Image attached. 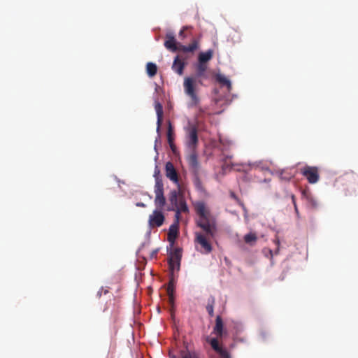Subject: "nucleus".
<instances>
[{
  "mask_svg": "<svg viewBox=\"0 0 358 358\" xmlns=\"http://www.w3.org/2000/svg\"><path fill=\"white\" fill-rule=\"evenodd\" d=\"M177 208L176 211V215L180 213V212H187L188 211V207L184 201H180L179 203H178L177 207H174V209Z\"/></svg>",
  "mask_w": 358,
  "mask_h": 358,
  "instance_id": "nucleus-26",
  "label": "nucleus"
},
{
  "mask_svg": "<svg viewBox=\"0 0 358 358\" xmlns=\"http://www.w3.org/2000/svg\"><path fill=\"white\" fill-rule=\"evenodd\" d=\"M165 217L161 209H155L152 213L149 215L148 224L150 228L160 227L163 225Z\"/></svg>",
  "mask_w": 358,
  "mask_h": 358,
  "instance_id": "nucleus-7",
  "label": "nucleus"
},
{
  "mask_svg": "<svg viewBox=\"0 0 358 358\" xmlns=\"http://www.w3.org/2000/svg\"><path fill=\"white\" fill-rule=\"evenodd\" d=\"M155 109L157 116V132L158 133V137L157 138V139L155 141L157 142L158 141V139L159 138V133H160V129H161V125H162V120H163L164 112H163V106L159 102L155 103Z\"/></svg>",
  "mask_w": 358,
  "mask_h": 358,
  "instance_id": "nucleus-11",
  "label": "nucleus"
},
{
  "mask_svg": "<svg viewBox=\"0 0 358 358\" xmlns=\"http://www.w3.org/2000/svg\"><path fill=\"white\" fill-rule=\"evenodd\" d=\"M191 154L187 157V163L189 169L194 172L197 173L199 169V164L198 162V157L195 150H191Z\"/></svg>",
  "mask_w": 358,
  "mask_h": 358,
  "instance_id": "nucleus-12",
  "label": "nucleus"
},
{
  "mask_svg": "<svg viewBox=\"0 0 358 358\" xmlns=\"http://www.w3.org/2000/svg\"><path fill=\"white\" fill-rule=\"evenodd\" d=\"M318 180H319V174L317 172V169L316 167H315V183H316Z\"/></svg>",
  "mask_w": 358,
  "mask_h": 358,
  "instance_id": "nucleus-30",
  "label": "nucleus"
},
{
  "mask_svg": "<svg viewBox=\"0 0 358 358\" xmlns=\"http://www.w3.org/2000/svg\"><path fill=\"white\" fill-rule=\"evenodd\" d=\"M155 204L157 208L162 209L166 204V199L164 195V185L162 179L157 178L155 185Z\"/></svg>",
  "mask_w": 358,
  "mask_h": 358,
  "instance_id": "nucleus-5",
  "label": "nucleus"
},
{
  "mask_svg": "<svg viewBox=\"0 0 358 358\" xmlns=\"http://www.w3.org/2000/svg\"><path fill=\"white\" fill-rule=\"evenodd\" d=\"M231 196L232 198L235 199H237L236 196L235 195V194H234V192H231Z\"/></svg>",
  "mask_w": 358,
  "mask_h": 358,
  "instance_id": "nucleus-35",
  "label": "nucleus"
},
{
  "mask_svg": "<svg viewBox=\"0 0 358 358\" xmlns=\"http://www.w3.org/2000/svg\"><path fill=\"white\" fill-rule=\"evenodd\" d=\"M169 200L171 203V208H168V210H173L174 207L178 206V192L176 190H172L170 192L169 195Z\"/></svg>",
  "mask_w": 358,
  "mask_h": 358,
  "instance_id": "nucleus-20",
  "label": "nucleus"
},
{
  "mask_svg": "<svg viewBox=\"0 0 358 358\" xmlns=\"http://www.w3.org/2000/svg\"><path fill=\"white\" fill-rule=\"evenodd\" d=\"M292 201H293V203L294 205L295 210H296V213H298V209H297V207H296V203L294 201V196L292 195Z\"/></svg>",
  "mask_w": 358,
  "mask_h": 358,
  "instance_id": "nucleus-32",
  "label": "nucleus"
},
{
  "mask_svg": "<svg viewBox=\"0 0 358 358\" xmlns=\"http://www.w3.org/2000/svg\"><path fill=\"white\" fill-rule=\"evenodd\" d=\"M182 251L180 248H176L169 255V266L171 273H174L175 270L178 271L180 266Z\"/></svg>",
  "mask_w": 358,
  "mask_h": 358,
  "instance_id": "nucleus-6",
  "label": "nucleus"
},
{
  "mask_svg": "<svg viewBox=\"0 0 358 358\" xmlns=\"http://www.w3.org/2000/svg\"><path fill=\"white\" fill-rule=\"evenodd\" d=\"M188 27H184L179 32V36L181 37V38H185V29H187Z\"/></svg>",
  "mask_w": 358,
  "mask_h": 358,
  "instance_id": "nucleus-29",
  "label": "nucleus"
},
{
  "mask_svg": "<svg viewBox=\"0 0 358 358\" xmlns=\"http://www.w3.org/2000/svg\"><path fill=\"white\" fill-rule=\"evenodd\" d=\"M166 176L175 183L178 182V175L171 162H168L165 166Z\"/></svg>",
  "mask_w": 358,
  "mask_h": 358,
  "instance_id": "nucleus-10",
  "label": "nucleus"
},
{
  "mask_svg": "<svg viewBox=\"0 0 358 358\" xmlns=\"http://www.w3.org/2000/svg\"><path fill=\"white\" fill-rule=\"evenodd\" d=\"M165 48L173 52L181 51L183 52H194L199 48V40L194 38L189 45L178 44L176 42L173 33L169 32L166 34V40L164 41Z\"/></svg>",
  "mask_w": 358,
  "mask_h": 358,
  "instance_id": "nucleus-2",
  "label": "nucleus"
},
{
  "mask_svg": "<svg viewBox=\"0 0 358 358\" xmlns=\"http://www.w3.org/2000/svg\"><path fill=\"white\" fill-rule=\"evenodd\" d=\"M215 303V299L213 296H210L208 299V303L206 305V310L210 317L214 315V305Z\"/></svg>",
  "mask_w": 358,
  "mask_h": 358,
  "instance_id": "nucleus-21",
  "label": "nucleus"
},
{
  "mask_svg": "<svg viewBox=\"0 0 358 358\" xmlns=\"http://www.w3.org/2000/svg\"><path fill=\"white\" fill-rule=\"evenodd\" d=\"M136 206H139V207H145V204L142 203V202H139V203H136Z\"/></svg>",
  "mask_w": 358,
  "mask_h": 358,
  "instance_id": "nucleus-34",
  "label": "nucleus"
},
{
  "mask_svg": "<svg viewBox=\"0 0 358 358\" xmlns=\"http://www.w3.org/2000/svg\"><path fill=\"white\" fill-rule=\"evenodd\" d=\"M171 358H199V354L195 351H191L188 349L182 350L180 351L179 357L172 356Z\"/></svg>",
  "mask_w": 358,
  "mask_h": 358,
  "instance_id": "nucleus-19",
  "label": "nucleus"
},
{
  "mask_svg": "<svg viewBox=\"0 0 358 358\" xmlns=\"http://www.w3.org/2000/svg\"><path fill=\"white\" fill-rule=\"evenodd\" d=\"M213 333L217 337H222L224 333V323L220 315H217L215 319V325L213 327Z\"/></svg>",
  "mask_w": 358,
  "mask_h": 358,
  "instance_id": "nucleus-14",
  "label": "nucleus"
},
{
  "mask_svg": "<svg viewBox=\"0 0 358 358\" xmlns=\"http://www.w3.org/2000/svg\"><path fill=\"white\" fill-rule=\"evenodd\" d=\"M303 175L307 177V179L310 183H313V168L308 167L304 169L302 171Z\"/></svg>",
  "mask_w": 358,
  "mask_h": 358,
  "instance_id": "nucleus-25",
  "label": "nucleus"
},
{
  "mask_svg": "<svg viewBox=\"0 0 358 358\" xmlns=\"http://www.w3.org/2000/svg\"><path fill=\"white\" fill-rule=\"evenodd\" d=\"M341 180L343 182H348L350 184V189L345 193L346 196H351L355 192V189L358 188V180L357 176L352 173H347L341 177Z\"/></svg>",
  "mask_w": 358,
  "mask_h": 358,
  "instance_id": "nucleus-8",
  "label": "nucleus"
},
{
  "mask_svg": "<svg viewBox=\"0 0 358 358\" xmlns=\"http://www.w3.org/2000/svg\"><path fill=\"white\" fill-rule=\"evenodd\" d=\"M158 252H159V250H158V249H156V250H153V251L152 252V253H151V257H156V256H157V253H158Z\"/></svg>",
  "mask_w": 358,
  "mask_h": 358,
  "instance_id": "nucleus-31",
  "label": "nucleus"
},
{
  "mask_svg": "<svg viewBox=\"0 0 358 358\" xmlns=\"http://www.w3.org/2000/svg\"><path fill=\"white\" fill-rule=\"evenodd\" d=\"M159 174V170H158L157 169H155V177L157 178H159V177L158 176V175Z\"/></svg>",
  "mask_w": 358,
  "mask_h": 358,
  "instance_id": "nucleus-33",
  "label": "nucleus"
},
{
  "mask_svg": "<svg viewBox=\"0 0 358 358\" xmlns=\"http://www.w3.org/2000/svg\"><path fill=\"white\" fill-rule=\"evenodd\" d=\"M185 129L186 145L190 150H195L199 142L196 126L189 122Z\"/></svg>",
  "mask_w": 358,
  "mask_h": 358,
  "instance_id": "nucleus-4",
  "label": "nucleus"
},
{
  "mask_svg": "<svg viewBox=\"0 0 358 358\" xmlns=\"http://www.w3.org/2000/svg\"><path fill=\"white\" fill-rule=\"evenodd\" d=\"M185 66V63L179 58V56H176L172 65V69L178 74L182 75Z\"/></svg>",
  "mask_w": 358,
  "mask_h": 358,
  "instance_id": "nucleus-15",
  "label": "nucleus"
},
{
  "mask_svg": "<svg viewBox=\"0 0 358 358\" xmlns=\"http://www.w3.org/2000/svg\"><path fill=\"white\" fill-rule=\"evenodd\" d=\"M146 71L150 77H153L157 74V66L155 63L148 62L146 65Z\"/></svg>",
  "mask_w": 358,
  "mask_h": 358,
  "instance_id": "nucleus-22",
  "label": "nucleus"
},
{
  "mask_svg": "<svg viewBox=\"0 0 358 358\" xmlns=\"http://www.w3.org/2000/svg\"><path fill=\"white\" fill-rule=\"evenodd\" d=\"M209 343L212 348L220 355V358H231L228 351L220 345L217 338H211Z\"/></svg>",
  "mask_w": 358,
  "mask_h": 358,
  "instance_id": "nucleus-9",
  "label": "nucleus"
},
{
  "mask_svg": "<svg viewBox=\"0 0 358 358\" xmlns=\"http://www.w3.org/2000/svg\"><path fill=\"white\" fill-rule=\"evenodd\" d=\"M199 85H202V81L194 76L186 77L184 79V91L191 99V106H196L199 103L196 93Z\"/></svg>",
  "mask_w": 358,
  "mask_h": 358,
  "instance_id": "nucleus-3",
  "label": "nucleus"
},
{
  "mask_svg": "<svg viewBox=\"0 0 358 358\" xmlns=\"http://www.w3.org/2000/svg\"><path fill=\"white\" fill-rule=\"evenodd\" d=\"M275 243H276L277 245H278V244L280 243V241H279V240H278V239H277V240L275 241Z\"/></svg>",
  "mask_w": 358,
  "mask_h": 358,
  "instance_id": "nucleus-36",
  "label": "nucleus"
},
{
  "mask_svg": "<svg viewBox=\"0 0 358 358\" xmlns=\"http://www.w3.org/2000/svg\"><path fill=\"white\" fill-rule=\"evenodd\" d=\"M196 212L199 215L196 224L202 231L194 233V243L200 245L197 250L202 254H210L213 251L210 239L214 238L217 226L215 219L211 216L210 211L203 202H199L195 206Z\"/></svg>",
  "mask_w": 358,
  "mask_h": 358,
  "instance_id": "nucleus-1",
  "label": "nucleus"
},
{
  "mask_svg": "<svg viewBox=\"0 0 358 358\" xmlns=\"http://www.w3.org/2000/svg\"><path fill=\"white\" fill-rule=\"evenodd\" d=\"M169 295V301L171 306L174 305V293H167Z\"/></svg>",
  "mask_w": 358,
  "mask_h": 358,
  "instance_id": "nucleus-28",
  "label": "nucleus"
},
{
  "mask_svg": "<svg viewBox=\"0 0 358 358\" xmlns=\"http://www.w3.org/2000/svg\"><path fill=\"white\" fill-rule=\"evenodd\" d=\"M216 80L218 83L222 85H226L229 89L231 88V84L230 80L222 74H217L216 76Z\"/></svg>",
  "mask_w": 358,
  "mask_h": 358,
  "instance_id": "nucleus-23",
  "label": "nucleus"
},
{
  "mask_svg": "<svg viewBox=\"0 0 358 358\" xmlns=\"http://www.w3.org/2000/svg\"><path fill=\"white\" fill-rule=\"evenodd\" d=\"M213 53L214 52L212 49H209L206 52H200L198 56V62L206 64V62L213 58Z\"/></svg>",
  "mask_w": 358,
  "mask_h": 358,
  "instance_id": "nucleus-17",
  "label": "nucleus"
},
{
  "mask_svg": "<svg viewBox=\"0 0 358 358\" xmlns=\"http://www.w3.org/2000/svg\"><path fill=\"white\" fill-rule=\"evenodd\" d=\"M166 136H167L168 143H169L171 150L173 152H175V151L176 150V147L174 144L175 134H174L173 128L171 122L170 121H168V128H167Z\"/></svg>",
  "mask_w": 358,
  "mask_h": 358,
  "instance_id": "nucleus-13",
  "label": "nucleus"
},
{
  "mask_svg": "<svg viewBox=\"0 0 358 358\" xmlns=\"http://www.w3.org/2000/svg\"><path fill=\"white\" fill-rule=\"evenodd\" d=\"M178 234V226L177 224H173L170 226L168 232V241L173 243Z\"/></svg>",
  "mask_w": 358,
  "mask_h": 358,
  "instance_id": "nucleus-18",
  "label": "nucleus"
},
{
  "mask_svg": "<svg viewBox=\"0 0 358 358\" xmlns=\"http://www.w3.org/2000/svg\"><path fill=\"white\" fill-rule=\"evenodd\" d=\"M257 240V236L255 233H249L245 235L244 241L247 244L252 245Z\"/></svg>",
  "mask_w": 358,
  "mask_h": 358,
  "instance_id": "nucleus-24",
  "label": "nucleus"
},
{
  "mask_svg": "<svg viewBox=\"0 0 358 358\" xmlns=\"http://www.w3.org/2000/svg\"><path fill=\"white\" fill-rule=\"evenodd\" d=\"M175 283L174 273H171V278L167 287V293H174Z\"/></svg>",
  "mask_w": 358,
  "mask_h": 358,
  "instance_id": "nucleus-27",
  "label": "nucleus"
},
{
  "mask_svg": "<svg viewBox=\"0 0 358 358\" xmlns=\"http://www.w3.org/2000/svg\"><path fill=\"white\" fill-rule=\"evenodd\" d=\"M207 70V64L205 63L198 62L196 66V73L194 76V77L201 79L202 78H206L205 73Z\"/></svg>",
  "mask_w": 358,
  "mask_h": 358,
  "instance_id": "nucleus-16",
  "label": "nucleus"
}]
</instances>
